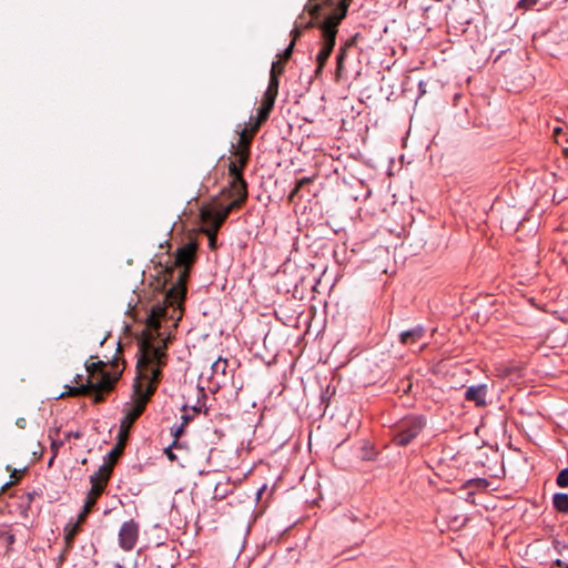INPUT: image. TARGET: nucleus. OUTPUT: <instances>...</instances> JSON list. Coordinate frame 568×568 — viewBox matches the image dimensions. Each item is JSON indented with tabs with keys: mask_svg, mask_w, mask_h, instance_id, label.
Here are the masks:
<instances>
[{
	"mask_svg": "<svg viewBox=\"0 0 568 568\" xmlns=\"http://www.w3.org/2000/svg\"><path fill=\"white\" fill-rule=\"evenodd\" d=\"M139 536V525L134 520L125 521L119 532V542L122 549L131 550Z\"/></svg>",
	"mask_w": 568,
	"mask_h": 568,
	"instance_id": "nucleus-8",
	"label": "nucleus"
},
{
	"mask_svg": "<svg viewBox=\"0 0 568 568\" xmlns=\"http://www.w3.org/2000/svg\"><path fill=\"white\" fill-rule=\"evenodd\" d=\"M89 513L90 511H85V507L83 506L82 511L78 516L77 523L73 524V525H68L65 527V537H64V539H65V541L68 544V547H72L73 539H74L75 535L79 532V530L81 528V525L87 519V516H88Z\"/></svg>",
	"mask_w": 568,
	"mask_h": 568,
	"instance_id": "nucleus-13",
	"label": "nucleus"
},
{
	"mask_svg": "<svg viewBox=\"0 0 568 568\" xmlns=\"http://www.w3.org/2000/svg\"><path fill=\"white\" fill-rule=\"evenodd\" d=\"M567 568H568V565H567Z\"/></svg>",
	"mask_w": 568,
	"mask_h": 568,
	"instance_id": "nucleus-41",
	"label": "nucleus"
},
{
	"mask_svg": "<svg viewBox=\"0 0 568 568\" xmlns=\"http://www.w3.org/2000/svg\"><path fill=\"white\" fill-rule=\"evenodd\" d=\"M217 231L219 230H215V227H213V226H209L207 230L203 231L209 236L211 248L215 247Z\"/></svg>",
	"mask_w": 568,
	"mask_h": 568,
	"instance_id": "nucleus-23",
	"label": "nucleus"
},
{
	"mask_svg": "<svg viewBox=\"0 0 568 568\" xmlns=\"http://www.w3.org/2000/svg\"><path fill=\"white\" fill-rule=\"evenodd\" d=\"M343 62L344 61L337 62V69H336L337 74H339L343 69Z\"/></svg>",
	"mask_w": 568,
	"mask_h": 568,
	"instance_id": "nucleus-37",
	"label": "nucleus"
},
{
	"mask_svg": "<svg viewBox=\"0 0 568 568\" xmlns=\"http://www.w3.org/2000/svg\"><path fill=\"white\" fill-rule=\"evenodd\" d=\"M129 433H130V428H122V426L120 425L116 443H122V446L125 447L126 440L129 438Z\"/></svg>",
	"mask_w": 568,
	"mask_h": 568,
	"instance_id": "nucleus-24",
	"label": "nucleus"
},
{
	"mask_svg": "<svg viewBox=\"0 0 568 568\" xmlns=\"http://www.w3.org/2000/svg\"><path fill=\"white\" fill-rule=\"evenodd\" d=\"M426 419L424 416H408L399 420L392 428L393 442L398 446H407L424 429Z\"/></svg>",
	"mask_w": 568,
	"mask_h": 568,
	"instance_id": "nucleus-7",
	"label": "nucleus"
},
{
	"mask_svg": "<svg viewBox=\"0 0 568 568\" xmlns=\"http://www.w3.org/2000/svg\"><path fill=\"white\" fill-rule=\"evenodd\" d=\"M470 483H474L477 487H480V488H485V487L488 486V481L486 479H483V478H478V479L471 480Z\"/></svg>",
	"mask_w": 568,
	"mask_h": 568,
	"instance_id": "nucleus-33",
	"label": "nucleus"
},
{
	"mask_svg": "<svg viewBox=\"0 0 568 568\" xmlns=\"http://www.w3.org/2000/svg\"><path fill=\"white\" fill-rule=\"evenodd\" d=\"M184 418V422L180 425V426H176V427H172L171 428V434L172 436L174 437V442H173V446L174 448H178L179 447V437L183 434L184 432V426L185 424L189 422V418L186 416H183Z\"/></svg>",
	"mask_w": 568,
	"mask_h": 568,
	"instance_id": "nucleus-19",
	"label": "nucleus"
},
{
	"mask_svg": "<svg viewBox=\"0 0 568 568\" xmlns=\"http://www.w3.org/2000/svg\"><path fill=\"white\" fill-rule=\"evenodd\" d=\"M486 395L487 386L476 385L467 388L465 393V398L467 400L474 402L477 406L483 407L486 406Z\"/></svg>",
	"mask_w": 568,
	"mask_h": 568,
	"instance_id": "nucleus-10",
	"label": "nucleus"
},
{
	"mask_svg": "<svg viewBox=\"0 0 568 568\" xmlns=\"http://www.w3.org/2000/svg\"><path fill=\"white\" fill-rule=\"evenodd\" d=\"M556 483L559 487H568V468L559 471L556 478Z\"/></svg>",
	"mask_w": 568,
	"mask_h": 568,
	"instance_id": "nucleus-21",
	"label": "nucleus"
},
{
	"mask_svg": "<svg viewBox=\"0 0 568 568\" xmlns=\"http://www.w3.org/2000/svg\"><path fill=\"white\" fill-rule=\"evenodd\" d=\"M0 540H3L9 547L14 542V535L9 531H0Z\"/></svg>",
	"mask_w": 568,
	"mask_h": 568,
	"instance_id": "nucleus-27",
	"label": "nucleus"
},
{
	"mask_svg": "<svg viewBox=\"0 0 568 568\" xmlns=\"http://www.w3.org/2000/svg\"><path fill=\"white\" fill-rule=\"evenodd\" d=\"M53 430H50V438H51V449L53 452V457L58 454V450L59 448L63 445V442L62 440H57L53 435H52ZM59 434V429H54V435H58Z\"/></svg>",
	"mask_w": 568,
	"mask_h": 568,
	"instance_id": "nucleus-20",
	"label": "nucleus"
},
{
	"mask_svg": "<svg viewBox=\"0 0 568 568\" xmlns=\"http://www.w3.org/2000/svg\"><path fill=\"white\" fill-rule=\"evenodd\" d=\"M166 315L168 306L156 304L152 306L146 317V328L139 339V358L132 400L124 408V417L120 423L122 428L131 429L135 420L143 414L160 382L161 367L165 363L166 354L163 348L155 347L153 342L159 335L161 320Z\"/></svg>",
	"mask_w": 568,
	"mask_h": 568,
	"instance_id": "nucleus-1",
	"label": "nucleus"
},
{
	"mask_svg": "<svg viewBox=\"0 0 568 568\" xmlns=\"http://www.w3.org/2000/svg\"><path fill=\"white\" fill-rule=\"evenodd\" d=\"M425 335V328L420 325L399 334V342L403 345H413L419 342Z\"/></svg>",
	"mask_w": 568,
	"mask_h": 568,
	"instance_id": "nucleus-12",
	"label": "nucleus"
},
{
	"mask_svg": "<svg viewBox=\"0 0 568 568\" xmlns=\"http://www.w3.org/2000/svg\"><path fill=\"white\" fill-rule=\"evenodd\" d=\"M556 564H557L558 566H561V565H562L561 560H557V561H556Z\"/></svg>",
	"mask_w": 568,
	"mask_h": 568,
	"instance_id": "nucleus-39",
	"label": "nucleus"
},
{
	"mask_svg": "<svg viewBox=\"0 0 568 568\" xmlns=\"http://www.w3.org/2000/svg\"><path fill=\"white\" fill-rule=\"evenodd\" d=\"M321 8H322L321 3H317L316 0L307 1L306 6H305V10L310 13V16L312 17V20H310L305 24H302V29H310L315 26L318 27V23H315L314 19H317L320 17Z\"/></svg>",
	"mask_w": 568,
	"mask_h": 568,
	"instance_id": "nucleus-14",
	"label": "nucleus"
},
{
	"mask_svg": "<svg viewBox=\"0 0 568 568\" xmlns=\"http://www.w3.org/2000/svg\"><path fill=\"white\" fill-rule=\"evenodd\" d=\"M110 477H111L110 466H100L98 471H95L90 477L91 495H95L97 497H100L102 495V493L104 491Z\"/></svg>",
	"mask_w": 568,
	"mask_h": 568,
	"instance_id": "nucleus-9",
	"label": "nucleus"
},
{
	"mask_svg": "<svg viewBox=\"0 0 568 568\" xmlns=\"http://www.w3.org/2000/svg\"><path fill=\"white\" fill-rule=\"evenodd\" d=\"M105 364L102 361L98 362H87L85 369L88 372L87 383L81 384L75 387H68L67 395L68 396H87L93 395V400L95 403H101L104 400V394L109 393L115 382L116 377H111V375L104 371Z\"/></svg>",
	"mask_w": 568,
	"mask_h": 568,
	"instance_id": "nucleus-4",
	"label": "nucleus"
},
{
	"mask_svg": "<svg viewBox=\"0 0 568 568\" xmlns=\"http://www.w3.org/2000/svg\"><path fill=\"white\" fill-rule=\"evenodd\" d=\"M74 382H75L79 386H80L81 384H83V383H82V375H79V374H78V375L74 377Z\"/></svg>",
	"mask_w": 568,
	"mask_h": 568,
	"instance_id": "nucleus-36",
	"label": "nucleus"
},
{
	"mask_svg": "<svg viewBox=\"0 0 568 568\" xmlns=\"http://www.w3.org/2000/svg\"><path fill=\"white\" fill-rule=\"evenodd\" d=\"M312 182L311 178H303L296 182L295 187L291 191L288 195V200L292 202L294 197L298 196L300 191L306 185Z\"/></svg>",
	"mask_w": 568,
	"mask_h": 568,
	"instance_id": "nucleus-18",
	"label": "nucleus"
},
{
	"mask_svg": "<svg viewBox=\"0 0 568 568\" xmlns=\"http://www.w3.org/2000/svg\"><path fill=\"white\" fill-rule=\"evenodd\" d=\"M351 2L352 0H342L338 7L328 16L333 17V19L337 20V22H342L346 17Z\"/></svg>",
	"mask_w": 568,
	"mask_h": 568,
	"instance_id": "nucleus-17",
	"label": "nucleus"
},
{
	"mask_svg": "<svg viewBox=\"0 0 568 568\" xmlns=\"http://www.w3.org/2000/svg\"><path fill=\"white\" fill-rule=\"evenodd\" d=\"M16 425L21 428V429H24L26 426H27V420L26 418L23 417H19L17 420H16Z\"/></svg>",
	"mask_w": 568,
	"mask_h": 568,
	"instance_id": "nucleus-35",
	"label": "nucleus"
},
{
	"mask_svg": "<svg viewBox=\"0 0 568 568\" xmlns=\"http://www.w3.org/2000/svg\"><path fill=\"white\" fill-rule=\"evenodd\" d=\"M71 547H68V544L65 542V547L62 550V552L58 557L57 568H59L67 559V554Z\"/></svg>",
	"mask_w": 568,
	"mask_h": 568,
	"instance_id": "nucleus-30",
	"label": "nucleus"
},
{
	"mask_svg": "<svg viewBox=\"0 0 568 568\" xmlns=\"http://www.w3.org/2000/svg\"><path fill=\"white\" fill-rule=\"evenodd\" d=\"M227 367L229 362L226 358L219 357L212 365H211V379L214 381V383L219 386L221 383H224L227 374Z\"/></svg>",
	"mask_w": 568,
	"mask_h": 568,
	"instance_id": "nucleus-11",
	"label": "nucleus"
},
{
	"mask_svg": "<svg viewBox=\"0 0 568 568\" xmlns=\"http://www.w3.org/2000/svg\"><path fill=\"white\" fill-rule=\"evenodd\" d=\"M537 2H538V0H520L518 3V7L524 8V9H529V8L534 7Z\"/></svg>",
	"mask_w": 568,
	"mask_h": 568,
	"instance_id": "nucleus-31",
	"label": "nucleus"
},
{
	"mask_svg": "<svg viewBox=\"0 0 568 568\" xmlns=\"http://www.w3.org/2000/svg\"><path fill=\"white\" fill-rule=\"evenodd\" d=\"M284 63L285 62H283L281 60L274 61L272 63V69H271L270 75L280 77L284 72Z\"/></svg>",
	"mask_w": 568,
	"mask_h": 568,
	"instance_id": "nucleus-22",
	"label": "nucleus"
},
{
	"mask_svg": "<svg viewBox=\"0 0 568 568\" xmlns=\"http://www.w3.org/2000/svg\"><path fill=\"white\" fill-rule=\"evenodd\" d=\"M98 498L99 497H97L95 495H91L90 491L88 493L87 498H85V503H84L85 511H91V509L95 505Z\"/></svg>",
	"mask_w": 568,
	"mask_h": 568,
	"instance_id": "nucleus-25",
	"label": "nucleus"
},
{
	"mask_svg": "<svg viewBox=\"0 0 568 568\" xmlns=\"http://www.w3.org/2000/svg\"><path fill=\"white\" fill-rule=\"evenodd\" d=\"M302 32H303L302 23L296 24L295 28L291 32L292 41L295 42L302 36Z\"/></svg>",
	"mask_w": 568,
	"mask_h": 568,
	"instance_id": "nucleus-29",
	"label": "nucleus"
},
{
	"mask_svg": "<svg viewBox=\"0 0 568 568\" xmlns=\"http://www.w3.org/2000/svg\"><path fill=\"white\" fill-rule=\"evenodd\" d=\"M552 505L559 513L568 514V494H555L552 497Z\"/></svg>",
	"mask_w": 568,
	"mask_h": 568,
	"instance_id": "nucleus-16",
	"label": "nucleus"
},
{
	"mask_svg": "<svg viewBox=\"0 0 568 568\" xmlns=\"http://www.w3.org/2000/svg\"><path fill=\"white\" fill-rule=\"evenodd\" d=\"M562 133V128L561 126H555L552 129V138L557 141L559 135Z\"/></svg>",
	"mask_w": 568,
	"mask_h": 568,
	"instance_id": "nucleus-34",
	"label": "nucleus"
},
{
	"mask_svg": "<svg viewBox=\"0 0 568 568\" xmlns=\"http://www.w3.org/2000/svg\"><path fill=\"white\" fill-rule=\"evenodd\" d=\"M251 144H232V155L229 158V186L222 191L221 199H234L229 205L220 209L203 207L201 209V220L209 226L219 230L230 215L233 209L241 207L247 199V184L243 178L250 159Z\"/></svg>",
	"mask_w": 568,
	"mask_h": 568,
	"instance_id": "nucleus-2",
	"label": "nucleus"
},
{
	"mask_svg": "<svg viewBox=\"0 0 568 568\" xmlns=\"http://www.w3.org/2000/svg\"><path fill=\"white\" fill-rule=\"evenodd\" d=\"M95 382H100L99 375H95Z\"/></svg>",
	"mask_w": 568,
	"mask_h": 568,
	"instance_id": "nucleus-40",
	"label": "nucleus"
},
{
	"mask_svg": "<svg viewBox=\"0 0 568 568\" xmlns=\"http://www.w3.org/2000/svg\"><path fill=\"white\" fill-rule=\"evenodd\" d=\"M124 447L122 443H116L115 446L109 452L104 458V463L101 466H110V474H112L113 467L118 462L119 457L123 454Z\"/></svg>",
	"mask_w": 568,
	"mask_h": 568,
	"instance_id": "nucleus-15",
	"label": "nucleus"
},
{
	"mask_svg": "<svg viewBox=\"0 0 568 568\" xmlns=\"http://www.w3.org/2000/svg\"><path fill=\"white\" fill-rule=\"evenodd\" d=\"M352 45V42L348 41L344 47H342L337 53L336 60L337 62L344 61L347 52V48Z\"/></svg>",
	"mask_w": 568,
	"mask_h": 568,
	"instance_id": "nucleus-28",
	"label": "nucleus"
},
{
	"mask_svg": "<svg viewBox=\"0 0 568 568\" xmlns=\"http://www.w3.org/2000/svg\"><path fill=\"white\" fill-rule=\"evenodd\" d=\"M293 48H294V41H291L288 47L280 55V58H281L280 60L283 61V62H286L287 60H290V58L292 55V52H293Z\"/></svg>",
	"mask_w": 568,
	"mask_h": 568,
	"instance_id": "nucleus-26",
	"label": "nucleus"
},
{
	"mask_svg": "<svg viewBox=\"0 0 568 568\" xmlns=\"http://www.w3.org/2000/svg\"><path fill=\"white\" fill-rule=\"evenodd\" d=\"M562 153H564V155L568 159V148H565V149L562 150Z\"/></svg>",
	"mask_w": 568,
	"mask_h": 568,
	"instance_id": "nucleus-38",
	"label": "nucleus"
},
{
	"mask_svg": "<svg viewBox=\"0 0 568 568\" xmlns=\"http://www.w3.org/2000/svg\"><path fill=\"white\" fill-rule=\"evenodd\" d=\"M341 22H337V20H334L333 17L326 16L325 19L321 22H318V29L321 30V49L320 52L316 55V70L315 75L318 77L323 68L326 64V61L328 60L336 41V34L338 32V26Z\"/></svg>",
	"mask_w": 568,
	"mask_h": 568,
	"instance_id": "nucleus-6",
	"label": "nucleus"
},
{
	"mask_svg": "<svg viewBox=\"0 0 568 568\" xmlns=\"http://www.w3.org/2000/svg\"><path fill=\"white\" fill-rule=\"evenodd\" d=\"M173 444L165 449V455L171 462H175L178 459L176 455L172 452Z\"/></svg>",
	"mask_w": 568,
	"mask_h": 568,
	"instance_id": "nucleus-32",
	"label": "nucleus"
},
{
	"mask_svg": "<svg viewBox=\"0 0 568 568\" xmlns=\"http://www.w3.org/2000/svg\"><path fill=\"white\" fill-rule=\"evenodd\" d=\"M278 93V77L270 75L267 89L263 95L262 103L257 109V114L250 118L247 123L237 131L240 138L237 142H251L260 126L265 122L274 106L275 99Z\"/></svg>",
	"mask_w": 568,
	"mask_h": 568,
	"instance_id": "nucleus-5",
	"label": "nucleus"
},
{
	"mask_svg": "<svg viewBox=\"0 0 568 568\" xmlns=\"http://www.w3.org/2000/svg\"><path fill=\"white\" fill-rule=\"evenodd\" d=\"M197 243L190 241L179 247L172 263H166L163 267L165 282H173L165 294V303L173 306V311L181 307L186 294V281L190 270L196 260Z\"/></svg>",
	"mask_w": 568,
	"mask_h": 568,
	"instance_id": "nucleus-3",
	"label": "nucleus"
}]
</instances>
